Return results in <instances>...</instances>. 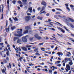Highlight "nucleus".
Segmentation results:
<instances>
[{
	"instance_id": "59",
	"label": "nucleus",
	"mask_w": 74,
	"mask_h": 74,
	"mask_svg": "<svg viewBox=\"0 0 74 74\" xmlns=\"http://www.w3.org/2000/svg\"><path fill=\"white\" fill-rule=\"evenodd\" d=\"M9 0H7V3L8 4H9Z\"/></svg>"
},
{
	"instance_id": "28",
	"label": "nucleus",
	"mask_w": 74,
	"mask_h": 74,
	"mask_svg": "<svg viewBox=\"0 0 74 74\" xmlns=\"http://www.w3.org/2000/svg\"><path fill=\"white\" fill-rule=\"evenodd\" d=\"M70 21H71V22H74V19L71 18L70 19Z\"/></svg>"
},
{
	"instance_id": "41",
	"label": "nucleus",
	"mask_w": 74,
	"mask_h": 74,
	"mask_svg": "<svg viewBox=\"0 0 74 74\" xmlns=\"http://www.w3.org/2000/svg\"><path fill=\"white\" fill-rule=\"evenodd\" d=\"M44 44V43H40L39 44H38V45L40 46V45H43Z\"/></svg>"
},
{
	"instance_id": "23",
	"label": "nucleus",
	"mask_w": 74,
	"mask_h": 74,
	"mask_svg": "<svg viewBox=\"0 0 74 74\" xmlns=\"http://www.w3.org/2000/svg\"><path fill=\"white\" fill-rule=\"evenodd\" d=\"M28 33V30H25L24 31V34H26V33Z\"/></svg>"
},
{
	"instance_id": "4",
	"label": "nucleus",
	"mask_w": 74,
	"mask_h": 74,
	"mask_svg": "<svg viewBox=\"0 0 74 74\" xmlns=\"http://www.w3.org/2000/svg\"><path fill=\"white\" fill-rule=\"evenodd\" d=\"M41 4L42 5H43L45 6V7L47 6V3L45 1H42V2H41Z\"/></svg>"
},
{
	"instance_id": "62",
	"label": "nucleus",
	"mask_w": 74,
	"mask_h": 74,
	"mask_svg": "<svg viewBox=\"0 0 74 74\" xmlns=\"http://www.w3.org/2000/svg\"><path fill=\"white\" fill-rule=\"evenodd\" d=\"M48 63H49V64H51V65H52V64H53V63H51V62H48Z\"/></svg>"
},
{
	"instance_id": "53",
	"label": "nucleus",
	"mask_w": 74,
	"mask_h": 74,
	"mask_svg": "<svg viewBox=\"0 0 74 74\" xmlns=\"http://www.w3.org/2000/svg\"><path fill=\"white\" fill-rule=\"evenodd\" d=\"M31 16L32 17V19H33V18H35L36 16H35V15H34V16Z\"/></svg>"
},
{
	"instance_id": "2",
	"label": "nucleus",
	"mask_w": 74,
	"mask_h": 74,
	"mask_svg": "<svg viewBox=\"0 0 74 74\" xmlns=\"http://www.w3.org/2000/svg\"><path fill=\"white\" fill-rule=\"evenodd\" d=\"M26 37H27V36H26L25 37H23L22 38V40L24 42H27V39L26 38Z\"/></svg>"
},
{
	"instance_id": "44",
	"label": "nucleus",
	"mask_w": 74,
	"mask_h": 74,
	"mask_svg": "<svg viewBox=\"0 0 74 74\" xmlns=\"http://www.w3.org/2000/svg\"><path fill=\"white\" fill-rule=\"evenodd\" d=\"M66 10L69 11H70V8H69L68 7H66Z\"/></svg>"
},
{
	"instance_id": "56",
	"label": "nucleus",
	"mask_w": 74,
	"mask_h": 74,
	"mask_svg": "<svg viewBox=\"0 0 74 74\" xmlns=\"http://www.w3.org/2000/svg\"><path fill=\"white\" fill-rule=\"evenodd\" d=\"M42 13L43 14H46L47 13V12H45V11H43V12H42Z\"/></svg>"
},
{
	"instance_id": "60",
	"label": "nucleus",
	"mask_w": 74,
	"mask_h": 74,
	"mask_svg": "<svg viewBox=\"0 0 74 74\" xmlns=\"http://www.w3.org/2000/svg\"><path fill=\"white\" fill-rule=\"evenodd\" d=\"M51 10L53 12H55V9H52Z\"/></svg>"
},
{
	"instance_id": "7",
	"label": "nucleus",
	"mask_w": 74,
	"mask_h": 74,
	"mask_svg": "<svg viewBox=\"0 0 74 74\" xmlns=\"http://www.w3.org/2000/svg\"><path fill=\"white\" fill-rule=\"evenodd\" d=\"M21 48H22L23 49L24 51H25V52L27 51V48L25 47H24L23 48V47H22Z\"/></svg>"
},
{
	"instance_id": "39",
	"label": "nucleus",
	"mask_w": 74,
	"mask_h": 74,
	"mask_svg": "<svg viewBox=\"0 0 74 74\" xmlns=\"http://www.w3.org/2000/svg\"><path fill=\"white\" fill-rule=\"evenodd\" d=\"M18 4H22V2H21V1H18Z\"/></svg>"
},
{
	"instance_id": "61",
	"label": "nucleus",
	"mask_w": 74,
	"mask_h": 74,
	"mask_svg": "<svg viewBox=\"0 0 74 74\" xmlns=\"http://www.w3.org/2000/svg\"><path fill=\"white\" fill-rule=\"evenodd\" d=\"M65 70H66V72H68V71H69V70H68L67 69H65Z\"/></svg>"
},
{
	"instance_id": "26",
	"label": "nucleus",
	"mask_w": 74,
	"mask_h": 74,
	"mask_svg": "<svg viewBox=\"0 0 74 74\" xmlns=\"http://www.w3.org/2000/svg\"><path fill=\"white\" fill-rule=\"evenodd\" d=\"M49 72L50 73H51V74H52V70L50 69V70H49Z\"/></svg>"
},
{
	"instance_id": "49",
	"label": "nucleus",
	"mask_w": 74,
	"mask_h": 74,
	"mask_svg": "<svg viewBox=\"0 0 74 74\" xmlns=\"http://www.w3.org/2000/svg\"><path fill=\"white\" fill-rule=\"evenodd\" d=\"M3 62H4L5 63H6L7 62V60H4Z\"/></svg>"
},
{
	"instance_id": "12",
	"label": "nucleus",
	"mask_w": 74,
	"mask_h": 74,
	"mask_svg": "<svg viewBox=\"0 0 74 74\" xmlns=\"http://www.w3.org/2000/svg\"><path fill=\"white\" fill-rule=\"evenodd\" d=\"M37 19H39V20H42V17H40V16H38L37 17Z\"/></svg>"
},
{
	"instance_id": "51",
	"label": "nucleus",
	"mask_w": 74,
	"mask_h": 74,
	"mask_svg": "<svg viewBox=\"0 0 74 74\" xmlns=\"http://www.w3.org/2000/svg\"><path fill=\"white\" fill-rule=\"evenodd\" d=\"M70 7H71L72 8H73V7H74V6L73 5H70Z\"/></svg>"
},
{
	"instance_id": "11",
	"label": "nucleus",
	"mask_w": 74,
	"mask_h": 74,
	"mask_svg": "<svg viewBox=\"0 0 74 74\" xmlns=\"http://www.w3.org/2000/svg\"><path fill=\"white\" fill-rule=\"evenodd\" d=\"M63 27H64V28L65 29H66V30H67V31L68 32H70V30H69V29H67V27L64 26H63Z\"/></svg>"
},
{
	"instance_id": "50",
	"label": "nucleus",
	"mask_w": 74,
	"mask_h": 74,
	"mask_svg": "<svg viewBox=\"0 0 74 74\" xmlns=\"http://www.w3.org/2000/svg\"><path fill=\"white\" fill-rule=\"evenodd\" d=\"M12 3H13V4H15L16 3V1H13L12 2Z\"/></svg>"
},
{
	"instance_id": "16",
	"label": "nucleus",
	"mask_w": 74,
	"mask_h": 74,
	"mask_svg": "<svg viewBox=\"0 0 74 74\" xmlns=\"http://www.w3.org/2000/svg\"><path fill=\"white\" fill-rule=\"evenodd\" d=\"M55 22H56V23H58V24H57L58 25H59V26H63V25H62L61 24H60V23L57 22L56 21H55Z\"/></svg>"
},
{
	"instance_id": "14",
	"label": "nucleus",
	"mask_w": 74,
	"mask_h": 74,
	"mask_svg": "<svg viewBox=\"0 0 74 74\" xmlns=\"http://www.w3.org/2000/svg\"><path fill=\"white\" fill-rule=\"evenodd\" d=\"M38 48H36L35 49L34 51L36 52H39L38 51Z\"/></svg>"
},
{
	"instance_id": "20",
	"label": "nucleus",
	"mask_w": 74,
	"mask_h": 74,
	"mask_svg": "<svg viewBox=\"0 0 74 74\" xmlns=\"http://www.w3.org/2000/svg\"><path fill=\"white\" fill-rule=\"evenodd\" d=\"M69 64L71 66H72L73 65V62H72V61H70V62L69 63Z\"/></svg>"
},
{
	"instance_id": "57",
	"label": "nucleus",
	"mask_w": 74,
	"mask_h": 74,
	"mask_svg": "<svg viewBox=\"0 0 74 74\" xmlns=\"http://www.w3.org/2000/svg\"><path fill=\"white\" fill-rule=\"evenodd\" d=\"M57 66H58V67H60L61 66V64H58L57 65Z\"/></svg>"
},
{
	"instance_id": "33",
	"label": "nucleus",
	"mask_w": 74,
	"mask_h": 74,
	"mask_svg": "<svg viewBox=\"0 0 74 74\" xmlns=\"http://www.w3.org/2000/svg\"><path fill=\"white\" fill-rule=\"evenodd\" d=\"M38 36V35L37 34H36L34 35V37H35V38H37Z\"/></svg>"
},
{
	"instance_id": "8",
	"label": "nucleus",
	"mask_w": 74,
	"mask_h": 74,
	"mask_svg": "<svg viewBox=\"0 0 74 74\" xmlns=\"http://www.w3.org/2000/svg\"><path fill=\"white\" fill-rule=\"evenodd\" d=\"M15 51H18V49L19 51H21V47H18V49L16 47V48H15Z\"/></svg>"
},
{
	"instance_id": "1",
	"label": "nucleus",
	"mask_w": 74,
	"mask_h": 74,
	"mask_svg": "<svg viewBox=\"0 0 74 74\" xmlns=\"http://www.w3.org/2000/svg\"><path fill=\"white\" fill-rule=\"evenodd\" d=\"M17 34H15V36H17V37H21L22 36V32L19 31H17Z\"/></svg>"
},
{
	"instance_id": "32",
	"label": "nucleus",
	"mask_w": 74,
	"mask_h": 74,
	"mask_svg": "<svg viewBox=\"0 0 74 74\" xmlns=\"http://www.w3.org/2000/svg\"><path fill=\"white\" fill-rule=\"evenodd\" d=\"M60 63V61H58L55 63V64H59V63Z\"/></svg>"
},
{
	"instance_id": "36",
	"label": "nucleus",
	"mask_w": 74,
	"mask_h": 74,
	"mask_svg": "<svg viewBox=\"0 0 74 74\" xmlns=\"http://www.w3.org/2000/svg\"><path fill=\"white\" fill-rule=\"evenodd\" d=\"M41 50L43 51H45V48H41Z\"/></svg>"
},
{
	"instance_id": "31",
	"label": "nucleus",
	"mask_w": 74,
	"mask_h": 74,
	"mask_svg": "<svg viewBox=\"0 0 74 74\" xmlns=\"http://www.w3.org/2000/svg\"><path fill=\"white\" fill-rule=\"evenodd\" d=\"M37 39H38V40H40V39H41V37L40 36H38L37 38H36Z\"/></svg>"
},
{
	"instance_id": "5",
	"label": "nucleus",
	"mask_w": 74,
	"mask_h": 74,
	"mask_svg": "<svg viewBox=\"0 0 74 74\" xmlns=\"http://www.w3.org/2000/svg\"><path fill=\"white\" fill-rule=\"evenodd\" d=\"M66 68L68 70H70V66L69 64H67L66 65Z\"/></svg>"
},
{
	"instance_id": "42",
	"label": "nucleus",
	"mask_w": 74,
	"mask_h": 74,
	"mask_svg": "<svg viewBox=\"0 0 74 74\" xmlns=\"http://www.w3.org/2000/svg\"><path fill=\"white\" fill-rule=\"evenodd\" d=\"M56 9L57 10H58V11H62V10L60 8H56Z\"/></svg>"
},
{
	"instance_id": "6",
	"label": "nucleus",
	"mask_w": 74,
	"mask_h": 74,
	"mask_svg": "<svg viewBox=\"0 0 74 74\" xmlns=\"http://www.w3.org/2000/svg\"><path fill=\"white\" fill-rule=\"evenodd\" d=\"M57 54L58 55V56H60L61 55V56H62V55H63V54L62 52H58L57 53Z\"/></svg>"
},
{
	"instance_id": "46",
	"label": "nucleus",
	"mask_w": 74,
	"mask_h": 74,
	"mask_svg": "<svg viewBox=\"0 0 74 74\" xmlns=\"http://www.w3.org/2000/svg\"><path fill=\"white\" fill-rule=\"evenodd\" d=\"M0 45H1L2 47H4V46L3 45V43H0Z\"/></svg>"
},
{
	"instance_id": "25",
	"label": "nucleus",
	"mask_w": 74,
	"mask_h": 74,
	"mask_svg": "<svg viewBox=\"0 0 74 74\" xmlns=\"http://www.w3.org/2000/svg\"><path fill=\"white\" fill-rule=\"evenodd\" d=\"M36 55H38V56H40V54L38 53V52H36L35 53Z\"/></svg>"
},
{
	"instance_id": "24",
	"label": "nucleus",
	"mask_w": 74,
	"mask_h": 74,
	"mask_svg": "<svg viewBox=\"0 0 74 74\" xmlns=\"http://www.w3.org/2000/svg\"><path fill=\"white\" fill-rule=\"evenodd\" d=\"M10 28L8 27V28H6V31L7 32H9Z\"/></svg>"
},
{
	"instance_id": "17",
	"label": "nucleus",
	"mask_w": 74,
	"mask_h": 74,
	"mask_svg": "<svg viewBox=\"0 0 74 74\" xmlns=\"http://www.w3.org/2000/svg\"><path fill=\"white\" fill-rule=\"evenodd\" d=\"M45 10V7L44 6L42 7L41 8V10L40 12H42V11H43V10Z\"/></svg>"
},
{
	"instance_id": "54",
	"label": "nucleus",
	"mask_w": 74,
	"mask_h": 74,
	"mask_svg": "<svg viewBox=\"0 0 74 74\" xmlns=\"http://www.w3.org/2000/svg\"><path fill=\"white\" fill-rule=\"evenodd\" d=\"M58 17H59L60 18H62V16L59 15H58Z\"/></svg>"
},
{
	"instance_id": "15",
	"label": "nucleus",
	"mask_w": 74,
	"mask_h": 74,
	"mask_svg": "<svg viewBox=\"0 0 74 74\" xmlns=\"http://www.w3.org/2000/svg\"><path fill=\"white\" fill-rule=\"evenodd\" d=\"M21 42H22V40L21 39H18L17 41V43H19Z\"/></svg>"
},
{
	"instance_id": "3",
	"label": "nucleus",
	"mask_w": 74,
	"mask_h": 74,
	"mask_svg": "<svg viewBox=\"0 0 74 74\" xmlns=\"http://www.w3.org/2000/svg\"><path fill=\"white\" fill-rule=\"evenodd\" d=\"M30 19V16H27L25 18V21L26 22H28L29 19Z\"/></svg>"
},
{
	"instance_id": "52",
	"label": "nucleus",
	"mask_w": 74,
	"mask_h": 74,
	"mask_svg": "<svg viewBox=\"0 0 74 74\" xmlns=\"http://www.w3.org/2000/svg\"><path fill=\"white\" fill-rule=\"evenodd\" d=\"M49 13H47L46 14V16H49Z\"/></svg>"
},
{
	"instance_id": "38",
	"label": "nucleus",
	"mask_w": 74,
	"mask_h": 74,
	"mask_svg": "<svg viewBox=\"0 0 74 74\" xmlns=\"http://www.w3.org/2000/svg\"><path fill=\"white\" fill-rule=\"evenodd\" d=\"M9 21L11 22V23H13V21L11 19V18H9Z\"/></svg>"
},
{
	"instance_id": "10",
	"label": "nucleus",
	"mask_w": 74,
	"mask_h": 74,
	"mask_svg": "<svg viewBox=\"0 0 74 74\" xmlns=\"http://www.w3.org/2000/svg\"><path fill=\"white\" fill-rule=\"evenodd\" d=\"M19 37H15L14 38L13 40L14 41H16V40H18L19 39Z\"/></svg>"
},
{
	"instance_id": "34",
	"label": "nucleus",
	"mask_w": 74,
	"mask_h": 74,
	"mask_svg": "<svg viewBox=\"0 0 74 74\" xmlns=\"http://www.w3.org/2000/svg\"><path fill=\"white\" fill-rule=\"evenodd\" d=\"M23 3H26L27 0H22Z\"/></svg>"
},
{
	"instance_id": "45",
	"label": "nucleus",
	"mask_w": 74,
	"mask_h": 74,
	"mask_svg": "<svg viewBox=\"0 0 74 74\" xmlns=\"http://www.w3.org/2000/svg\"><path fill=\"white\" fill-rule=\"evenodd\" d=\"M57 29H58L59 30H60L62 29L60 28V27H57Z\"/></svg>"
},
{
	"instance_id": "43",
	"label": "nucleus",
	"mask_w": 74,
	"mask_h": 74,
	"mask_svg": "<svg viewBox=\"0 0 74 74\" xmlns=\"http://www.w3.org/2000/svg\"><path fill=\"white\" fill-rule=\"evenodd\" d=\"M29 66H34V64L32 63L29 64Z\"/></svg>"
},
{
	"instance_id": "58",
	"label": "nucleus",
	"mask_w": 74,
	"mask_h": 74,
	"mask_svg": "<svg viewBox=\"0 0 74 74\" xmlns=\"http://www.w3.org/2000/svg\"><path fill=\"white\" fill-rule=\"evenodd\" d=\"M9 66L10 69H11V64L9 63Z\"/></svg>"
},
{
	"instance_id": "63",
	"label": "nucleus",
	"mask_w": 74,
	"mask_h": 74,
	"mask_svg": "<svg viewBox=\"0 0 74 74\" xmlns=\"http://www.w3.org/2000/svg\"><path fill=\"white\" fill-rule=\"evenodd\" d=\"M40 9H41V8H40V7H39L38 8V10H40Z\"/></svg>"
},
{
	"instance_id": "37",
	"label": "nucleus",
	"mask_w": 74,
	"mask_h": 74,
	"mask_svg": "<svg viewBox=\"0 0 74 74\" xmlns=\"http://www.w3.org/2000/svg\"><path fill=\"white\" fill-rule=\"evenodd\" d=\"M54 17L55 18H56L57 19H59V18H58V16H57V15H56L54 16Z\"/></svg>"
},
{
	"instance_id": "30",
	"label": "nucleus",
	"mask_w": 74,
	"mask_h": 74,
	"mask_svg": "<svg viewBox=\"0 0 74 74\" xmlns=\"http://www.w3.org/2000/svg\"><path fill=\"white\" fill-rule=\"evenodd\" d=\"M70 18H67L66 21H68V22H69L70 21Z\"/></svg>"
},
{
	"instance_id": "55",
	"label": "nucleus",
	"mask_w": 74,
	"mask_h": 74,
	"mask_svg": "<svg viewBox=\"0 0 74 74\" xmlns=\"http://www.w3.org/2000/svg\"><path fill=\"white\" fill-rule=\"evenodd\" d=\"M33 39V38H29L30 40H31V41H32Z\"/></svg>"
},
{
	"instance_id": "35",
	"label": "nucleus",
	"mask_w": 74,
	"mask_h": 74,
	"mask_svg": "<svg viewBox=\"0 0 74 74\" xmlns=\"http://www.w3.org/2000/svg\"><path fill=\"white\" fill-rule=\"evenodd\" d=\"M70 25L71 27H72V28H74V25H72V24L71 23L70 24Z\"/></svg>"
},
{
	"instance_id": "22",
	"label": "nucleus",
	"mask_w": 74,
	"mask_h": 74,
	"mask_svg": "<svg viewBox=\"0 0 74 74\" xmlns=\"http://www.w3.org/2000/svg\"><path fill=\"white\" fill-rule=\"evenodd\" d=\"M11 29L12 30H14V29H15V27H11Z\"/></svg>"
},
{
	"instance_id": "48",
	"label": "nucleus",
	"mask_w": 74,
	"mask_h": 74,
	"mask_svg": "<svg viewBox=\"0 0 74 74\" xmlns=\"http://www.w3.org/2000/svg\"><path fill=\"white\" fill-rule=\"evenodd\" d=\"M6 54L8 56L9 55V51H8L6 52Z\"/></svg>"
},
{
	"instance_id": "9",
	"label": "nucleus",
	"mask_w": 74,
	"mask_h": 74,
	"mask_svg": "<svg viewBox=\"0 0 74 74\" xmlns=\"http://www.w3.org/2000/svg\"><path fill=\"white\" fill-rule=\"evenodd\" d=\"M28 10H29V12L32 13V8L30 7L28 8Z\"/></svg>"
},
{
	"instance_id": "47",
	"label": "nucleus",
	"mask_w": 74,
	"mask_h": 74,
	"mask_svg": "<svg viewBox=\"0 0 74 74\" xmlns=\"http://www.w3.org/2000/svg\"><path fill=\"white\" fill-rule=\"evenodd\" d=\"M64 61H65V63H66V62H67V58H66L64 59Z\"/></svg>"
},
{
	"instance_id": "40",
	"label": "nucleus",
	"mask_w": 74,
	"mask_h": 74,
	"mask_svg": "<svg viewBox=\"0 0 74 74\" xmlns=\"http://www.w3.org/2000/svg\"><path fill=\"white\" fill-rule=\"evenodd\" d=\"M61 13L59 12H57L56 13V14H60Z\"/></svg>"
},
{
	"instance_id": "13",
	"label": "nucleus",
	"mask_w": 74,
	"mask_h": 74,
	"mask_svg": "<svg viewBox=\"0 0 74 74\" xmlns=\"http://www.w3.org/2000/svg\"><path fill=\"white\" fill-rule=\"evenodd\" d=\"M12 18L15 21H18V18L16 17H15V18L14 17H13Z\"/></svg>"
},
{
	"instance_id": "27",
	"label": "nucleus",
	"mask_w": 74,
	"mask_h": 74,
	"mask_svg": "<svg viewBox=\"0 0 74 74\" xmlns=\"http://www.w3.org/2000/svg\"><path fill=\"white\" fill-rule=\"evenodd\" d=\"M71 61H72V60H71V58H67V62H70Z\"/></svg>"
},
{
	"instance_id": "29",
	"label": "nucleus",
	"mask_w": 74,
	"mask_h": 74,
	"mask_svg": "<svg viewBox=\"0 0 74 74\" xmlns=\"http://www.w3.org/2000/svg\"><path fill=\"white\" fill-rule=\"evenodd\" d=\"M1 70L3 73H5V70H4V69H1Z\"/></svg>"
},
{
	"instance_id": "64",
	"label": "nucleus",
	"mask_w": 74,
	"mask_h": 74,
	"mask_svg": "<svg viewBox=\"0 0 74 74\" xmlns=\"http://www.w3.org/2000/svg\"><path fill=\"white\" fill-rule=\"evenodd\" d=\"M57 74V72L56 71H55L54 73V74Z\"/></svg>"
},
{
	"instance_id": "21",
	"label": "nucleus",
	"mask_w": 74,
	"mask_h": 74,
	"mask_svg": "<svg viewBox=\"0 0 74 74\" xmlns=\"http://www.w3.org/2000/svg\"><path fill=\"white\" fill-rule=\"evenodd\" d=\"M32 47V45H27L25 46V47H26V48H31V47Z\"/></svg>"
},
{
	"instance_id": "19",
	"label": "nucleus",
	"mask_w": 74,
	"mask_h": 74,
	"mask_svg": "<svg viewBox=\"0 0 74 74\" xmlns=\"http://www.w3.org/2000/svg\"><path fill=\"white\" fill-rule=\"evenodd\" d=\"M60 30V31H61V32H62L63 33H64L65 32V31H64V30L62 28H61V29Z\"/></svg>"
},
{
	"instance_id": "18",
	"label": "nucleus",
	"mask_w": 74,
	"mask_h": 74,
	"mask_svg": "<svg viewBox=\"0 0 74 74\" xmlns=\"http://www.w3.org/2000/svg\"><path fill=\"white\" fill-rule=\"evenodd\" d=\"M25 29L26 30H29V29H30V27L27 26V27H25Z\"/></svg>"
}]
</instances>
